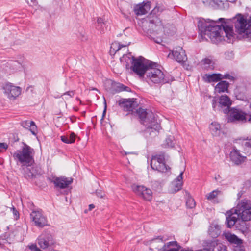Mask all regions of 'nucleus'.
<instances>
[{
    "label": "nucleus",
    "instance_id": "nucleus-1",
    "mask_svg": "<svg viewBox=\"0 0 251 251\" xmlns=\"http://www.w3.org/2000/svg\"><path fill=\"white\" fill-rule=\"evenodd\" d=\"M226 19L220 18L218 21L201 19L198 23L200 34L207 35L212 42L218 43L222 41L228 43L233 41L234 33L233 27L226 24Z\"/></svg>",
    "mask_w": 251,
    "mask_h": 251
},
{
    "label": "nucleus",
    "instance_id": "nucleus-2",
    "mask_svg": "<svg viewBox=\"0 0 251 251\" xmlns=\"http://www.w3.org/2000/svg\"><path fill=\"white\" fill-rule=\"evenodd\" d=\"M144 59L140 57L139 58L132 57V66L131 68L134 72L140 77H142L146 74L147 82L154 84L163 85L169 83L174 80V78L169 74H165L159 68L156 63L150 62L145 64L143 62Z\"/></svg>",
    "mask_w": 251,
    "mask_h": 251
},
{
    "label": "nucleus",
    "instance_id": "nucleus-3",
    "mask_svg": "<svg viewBox=\"0 0 251 251\" xmlns=\"http://www.w3.org/2000/svg\"><path fill=\"white\" fill-rule=\"evenodd\" d=\"M227 226L231 228L238 219H241L243 221L251 220V201L247 199L240 201L236 208L226 212Z\"/></svg>",
    "mask_w": 251,
    "mask_h": 251
},
{
    "label": "nucleus",
    "instance_id": "nucleus-4",
    "mask_svg": "<svg viewBox=\"0 0 251 251\" xmlns=\"http://www.w3.org/2000/svg\"><path fill=\"white\" fill-rule=\"evenodd\" d=\"M136 113L140 119L141 123L147 127L146 133L151 136H156L160 129V124L154 113L150 110L139 108Z\"/></svg>",
    "mask_w": 251,
    "mask_h": 251
},
{
    "label": "nucleus",
    "instance_id": "nucleus-5",
    "mask_svg": "<svg viewBox=\"0 0 251 251\" xmlns=\"http://www.w3.org/2000/svg\"><path fill=\"white\" fill-rule=\"evenodd\" d=\"M34 149L26 144H24L21 150H17L13 154L17 164L22 166H31L34 162Z\"/></svg>",
    "mask_w": 251,
    "mask_h": 251
},
{
    "label": "nucleus",
    "instance_id": "nucleus-6",
    "mask_svg": "<svg viewBox=\"0 0 251 251\" xmlns=\"http://www.w3.org/2000/svg\"><path fill=\"white\" fill-rule=\"evenodd\" d=\"M235 28L236 32L240 34H244L246 38L250 37L251 34V25H249V21L245 18L244 16L238 14L235 18Z\"/></svg>",
    "mask_w": 251,
    "mask_h": 251
},
{
    "label": "nucleus",
    "instance_id": "nucleus-7",
    "mask_svg": "<svg viewBox=\"0 0 251 251\" xmlns=\"http://www.w3.org/2000/svg\"><path fill=\"white\" fill-rule=\"evenodd\" d=\"M228 114V122L245 123L247 121L246 113L240 109L232 108Z\"/></svg>",
    "mask_w": 251,
    "mask_h": 251
},
{
    "label": "nucleus",
    "instance_id": "nucleus-8",
    "mask_svg": "<svg viewBox=\"0 0 251 251\" xmlns=\"http://www.w3.org/2000/svg\"><path fill=\"white\" fill-rule=\"evenodd\" d=\"M151 166L154 170L159 172H166L167 168L164 163V157L162 155H157L152 157L151 161Z\"/></svg>",
    "mask_w": 251,
    "mask_h": 251
},
{
    "label": "nucleus",
    "instance_id": "nucleus-9",
    "mask_svg": "<svg viewBox=\"0 0 251 251\" xmlns=\"http://www.w3.org/2000/svg\"><path fill=\"white\" fill-rule=\"evenodd\" d=\"M49 180L54 185L55 187L61 189H65L71 185L73 182V178L65 176H52L49 178Z\"/></svg>",
    "mask_w": 251,
    "mask_h": 251
},
{
    "label": "nucleus",
    "instance_id": "nucleus-10",
    "mask_svg": "<svg viewBox=\"0 0 251 251\" xmlns=\"http://www.w3.org/2000/svg\"><path fill=\"white\" fill-rule=\"evenodd\" d=\"M2 89L4 94L10 99L14 100L21 93V88L20 87L14 86L12 83L9 82L4 84Z\"/></svg>",
    "mask_w": 251,
    "mask_h": 251
},
{
    "label": "nucleus",
    "instance_id": "nucleus-11",
    "mask_svg": "<svg viewBox=\"0 0 251 251\" xmlns=\"http://www.w3.org/2000/svg\"><path fill=\"white\" fill-rule=\"evenodd\" d=\"M219 104L218 105V111L227 114L231 108L232 101L230 98L226 95H222L219 98Z\"/></svg>",
    "mask_w": 251,
    "mask_h": 251
},
{
    "label": "nucleus",
    "instance_id": "nucleus-12",
    "mask_svg": "<svg viewBox=\"0 0 251 251\" xmlns=\"http://www.w3.org/2000/svg\"><path fill=\"white\" fill-rule=\"evenodd\" d=\"M132 189L137 195L146 201H150L152 198V192L150 189L135 184L132 185Z\"/></svg>",
    "mask_w": 251,
    "mask_h": 251
},
{
    "label": "nucleus",
    "instance_id": "nucleus-13",
    "mask_svg": "<svg viewBox=\"0 0 251 251\" xmlns=\"http://www.w3.org/2000/svg\"><path fill=\"white\" fill-rule=\"evenodd\" d=\"M30 217L35 225L38 227H43L47 224V219L41 211H32L30 214Z\"/></svg>",
    "mask_w": 251,
    "mask_h": 251
},
{
    "label": "nucleus",
    "instance_id": "nucleus-14",
    "mask_svg": "<svg viewBox=\"0 0 251 251\" xmlns=\"http://www.w3.org/2000/svg\"><path fill=\"white\" fill-rule=\"evenodd\" d=\"M230 161L235 165H240L246 161L247 157L242 155L240 151L234 148L229 154Z\"/></svg>",
    "mask_w": 251,
    "mask_h": 251
},
{
    "label": "nucleus",
    "instance_id": "nucleus-15",
    "mask_svg": "<svg viewBox=\"0 0 251 251\" xmlns=\"http://www.w3.org/2000/svg\"><path fill=\"white\" fill-rule=\"evenodd\" d=\"M171 54L176 61L178 62H184L187 59L185 51L181 47L178 46L175 47L173 50L171 51Z\"/></svg>",
    "mask_w": 251,
    "mask_h": 251
},
{
    "label": "nucleus",
    "instance_id": "nucleus-16",
    "mask_svg": "<svg viewBox=\"0 0 251 251\" xmlns=\"http://www.w3.org/2000/svg\"><path fill=\"white\" fill-rule=\"evenodd\" d=\"M151 9V2H143L137 5L134 8V12L137 15H144L147 13Z\"/></svg>",
    "mask_w": 251,
    "mask_h": 251
},
{
    "label": "nucleus",
    "instance_id": "nucleus-17",
    "mask_svg": "<svg viewBox=\"0 0 251 251\" xmlns=\"http://www.w3.org/2000/svg\"><path fill=\"white\" fill-rule=\"evenodd\" d=\"M149 25L152 29H155L157 32L164 33L165 32L164 26L161 21L157 17H153L152 19L150 20Z\"/></svg>",
    "mask_w": 251,
    "mask_h": 251
},
{
    "label": "nucleus",
    "instance_id": "nucleus-18",
    "mask_svg": "<svg viewBox=\"0 0 251 251\" xmlns=\"http://www.w3.org/2000/svg\"><path fill=\"white\" fill-rule=\"evenodd\" d=\"M120 105L126 111L133 112L137 106V103L132 100H124L120 102Z\"/></svg>",
    "mask_w": 251,
    "mask_h": 251
},
{
    "label": "nucleus",
    "instance_id": "nucleus-19",
    "mask_svg": "<svg viewBox=\"0 0 251 251\" xmlns=\"http://www.w3.org/2000/svg\"><path fill=\"white\" fill-rule=\"evenodd\" d=\"M219 244L217 240H206L203 242V251H214L215 248H217Z\"/></svg>",
    "mask_w": 251,
    "mask_h": 251
},
{
    "label": "nucleus",
    "instance_id": "nucleus-20",
    "mask_svg": "<svg viewBox=\"0 0 251 251\" xmlns=\"http://www.w3.org/2000/svg\"><path fill=\"white\" fill-rule=\"evenodd\" d=\"M179 248L176 241H171L164 244L160 249L163 251H178Z\"/></svg>",
    "mask_w": 251,
    "mask_h": 251
},
{
    "label": "nucleus",
    "instance_id": "nucleus-21",
    "mask_svg": "<svg viewBox=\"0 0 251 251\" xmlns=\"http://www.w3.org/2000/svg\"><path fill=\"white\" fill-rule=\"evenodd\" d=\"M225 238L231 244H235L236 246L241 245L242 244V241L237 236L232 234L231 233L227 232L225 234Z\"/></svg>",
    "mask_w": 251,
    "mask_h": 251
},
{
    "label": "nucleus",
    "instance_id": "nucleus-22",
    "mask_svg": "<svg viewBox=\"0 0 251 251\" xmlns=\"http://www.w3.org/2000/svg\"><path fill=\"white\" fill-rule=\"evenodd\" d=\"M167 239V238L163 236H159L152 239L151 240V244L152 247H155L156 249H159L160 247H161V245Z\"/></svg>",
    "mask_w": 251,
    "mask_h": 251
},
{
    "label": "nucleus",
    "instance_id": "nucleus-23",
    "mask_svg": "<svg viewBox=\"0 0 251 251\" xmlns=\"http://www.w3.org/2000/svg\"><path fill=\"white\" fill-rule=\"evenodd\" d=\"M221 233L219 226L218 225H212L208 229V234L213 238H217Z\"/></svg>",
    "mask_w": 251,
    "mask_h": 251
},
{
    "label": "nucleus",
    "instance_id": "nucleus-24",
    "mask_svg": "<svg viewBox=\"0 0 251 251\" xmlns=\"http://www.w3.org/2000/svg\"><path fill=\"white\" fill-rule=\"evenodd\" d=\"M229 83L226 81H221L215 87V90L216 92L221 93L226 92L228 90Z\"/></svg>",
    "mask_w": 251,
    "mask_h": 251
},
{
    "label": "nucleus",
    "instance_id": "nucleus-25",
    "mask_svg": "<svg viewBox=\"0 0 251 251\" xmlns=\"http://www.w3.org/2000/svg\"><path fill=\"white\" fill-rule=\"evenodd\" d=\"M126 45L121 44L119 42L116 41L114 42L111 45L110 53L111 55H114L119 51L121 48H126Z\"/></svg>",
    "mask_w": 251,
    "mask_h": 251
},
{
    "label": "nucleus",
    "instance_id": "nucleus-26",
    "mask_svg": "<svg viewBox=\"0 0 251 251\" xmlns=\"http://www.w3.org/2000/svg\"><path fill=\"white\" fill-rule=\"evenodd\" d=\"M201 63L202 68L207 71L213 70L215 68L214 62L212 60L208 58L203 59Z\"/></svg>",
    "mask_w": 251,
    "mask_h": 251
},
{
    "label": "nucleus",
    "instance_id": "nucleus-27",
    "mask_svg": "<svg viewBox=\"0 0 251 251\" xmlns=\"http://www.w3.org/2000/svg\"><path fill=\"white\" fill-rule=\"evenodd\" d=\"M209 129L213 136H218L220 132L221 126L216 122H212L209 126Z\"/></svg>",
    "mask_w": 251,
    "mask_h": 251
},
{
    "label": "nucleus",
    "instance_id": "nucleus-28",
    "mask_svg": "<svg viewBox=\"0 0 251 251\" xmlns=\"http://www.w3.org/2000/svg\"><path fill=\"white\" fill-rule=\"evenodd\" d=\"M205 76L209 82H217L222 79V75L221 74H206Z\"/></svg>",
    "mask_w": 251,
    "mask_h": 251
},
{
    "label": "nucleus",
    "instance_id": "nucleus-29",
    "mask_svg": "<svg viewBox=\"0 0 251 251\" xmlns=\"http://www.w3.org/2000/svg\"><path fill=\"white\" fill-rule=\"evenodd\" d=\"M105 24V22L104 21L103 18L101 17H98L96 28L98 30H99L101 32L104 30V27Z\"/></svg>",
    "mask_w": 251,
    "mask_h": 251
},
{
    "label": "nucleus",
    "instance_id": "nucleus-30",
    "mask_svg": "<svg viewBox=\"0 0 251 251\" xmlns=\"http://www.w3.org/2000/svg\"><path fill=\"white\" fill-rule=\"evenodd\" d=\"M76 135L74 132L71 133V140H69L68 136H61L60 137L61 141L66 144H72L75 142Z\"/></svg>",
    "mask_w": 251,
    "mask_h": 251
},
{
    "label": "nucleus",
    "instance_id": "nucleus-31",
    "mask_svg": "<svg viewBox=\"0 0 251 251\" xmlns=\"http://www.w3.org/2000/svg\"><path fill=\"white\" fill-rule=\"evenodd\" d=\"M175 143L173 141V137L170 136L166 139L164 146L166 148H173L174 147Z\"/></svg>",
    "mask_w": 251,
    "mask_h": 251
},
{
    "label": "nucleus",
    "instance_id": "nucleus-32",
    "mask_svg": "<svg viewBox=\"0 0 251 251\" xmlns=\"http://www.w3.org/2000/svg\"><path fill=\"white\" fill-rule=\"evenodd\" d=\"M186 206L189 208H193L195 207L196 203L194 199L191 197H188L186 202Z\"/></svg>",
    "mask_w": 251,
    "mask_h": 251
},
{
    "label": "nucleus",
    "instance_id": "nucleus-33",
    "mask_svg": "<svg viewBox=\"0 0 251 251\" xmlns=\"http://www.w3.org/2000/svg\"><path fill=\"white\" fill-rule=\"evenodd\" d=\"M220 191L215 190L206 195V198L208 200H212L215 198L220 193Z\"/></svg>",
    "mask_w": 251,
    "mask_h": 251
},
{
    "label": "nucleus",
    "instance_id": "nucleus-34",
    "mask_svg": "<svg viewBox=\"0 0 251 251\" xmlns=\"http://www.w3.org/2000/svg\"><path fill=\"white\" fill-rule=\"evenodd\" d=\"M116 91L121 92L123 91H129L130 89L129 87L125 86L121 83H117L116 84Z\"/></svg>",
    "mask_w": 251,
    "mask_h": 251
},
{
    "label": "nucleus",
    "instance_id": "nucleus-35",
    "mask_svg": "<svg viewBox=\"0 0 251 251\" xmlns=\"http://www.w3.org/2000/svg\"><path fill=\"white\" fill-rule=\"evenodd\" d=\"M10 67H12L14 71H17L22 68V64L18 61H13L10 64Z\"/></svg>",
    "mask_w": 251,
    "mask_h": 251
},
{
    "label": "nucleus",
    "instance_id": "nucleus-36",
    "mask_svg": "<svg viewBox=\"0 0 251 251\" xmlns=\"http://www.w3.org/2000/svg\"><path fill=\"white\" fill-rule=\"evenodd\" d=\"M182 183L175 181L173 184V192H176L182 188Z\"/></svg>",
    "mask_w": 251,
    "mask_h": 251
},
{
    "label": "nucleus",
    "instance_id": "nucleus-37",
    "mask_svg": "<svg viewBox=\"0 0 251 251\" xmlns=\"http://www.w3.org/2000/svg\"><path fill=\"white\" fill-rule=\"evenodd\" d=\"M28 129H29V130L31 131L33 135L36 134L37 127L33 121H30V126H29Z\"/></svg>",
    "mask_w": 251,
    "mask_h": 251
},
{
    "label": "nucleus",
    "instance_id": "nucleus-38",
    "mask_svg": "<svg viewBox=\"0 0 251 251\" xmlns=\"http://www.w3.org/2000/svg\"><path fill=\"white\" fill-rule=\"evenodd\" d=\"M245 150L251 153V139H247L244 144Z\"/></svg>",
    "mask_w": 251,
    "mask_h": 251
},
{
    "label": "nucleus",
    "instance_id": "nucleus-39",
    "mask_svg": "<svg viewBox=\"0 0 251 251\" xmlns=\"http://www.w3.org/2000/svg\"><path fill=\"white\" fill-rule=\"evenodd\" d=\"M216 249L217 251H227L226 246L221 243H219Z\"/></svg>",
    "mask_w": 251,
    "mask_h": 251
},
{
    "label": "nucleus",
    "instance_id": "nucleus-40",
    "mask_svg": "<svg viewBox=\"0 0 251 251\" xmlns=\"http://www.w3.org/2000/svg\"><path fill=\"white\" fill-rule=\"evenodd\" d=\"M21 125L24 128L28 129L30 126V121L25 120L21 122Z\"/></svg>",
    "mask_w": 251,
    "mask_h": 251
},
{
    "label": "nucleus",
    "instance_id": "nucleus-41",
    "mask_svg": "<svg viewBox=\"0 0 251 251\" xmlns=\"http://www.w3.org/2000/svg\"><path fill=\"white\" fill-rule=\"evenodd\" d=\"M8 147V145L6 143H0V152L2 151V150H6Z\"/></svg>",
    "mask_w": 251,
    "mask_h": 251
},
{
    "label": "nucleus",
    "instance_id": "nucleus-42",
    "mask_svg": "<svg viewBox=\"0 0 251 251\" xmlns=\"http://www.w3.org/2000/svg\"><path fill=\"white\" fill-rule=\"evenodd\" d=\"M96 195L98 197L103 198L105 197V193L101 190H96Z\"/></svg>",
    "mask_w": 251,
    "mask_h": 251
},
{
    "label": "nucleus",
    "instance_id": "nucleus-43",
    "mask_svg": "<svg viewBox=\"0 0 251 251\" xmlns=\"http://www.w3.org/2000/svg\"><path fill=\"white\" fill-rule=\"evenodd\" d=\"M212 106L214 111H218L217 100L214 99L212 100Z\"/></svg>",
    "mask_w": 251,
    "mask_h": 251
},
{
    "label": "nucleus",
    "instance_id": "nucleus-44",
    "mask_svg": "<svg viewBox=\"0 0 251 251\" xmlns=\"http://www.w3.org/2000/svg\"><path fill=\"white\" fill-rule=\"evenodd\" d=\"M65 95H68V96H69L70 98H72L74 95V92L73 91H68V92H66L63 93L61 95V96H65Z\"/></svg>",
    "mask_w": 251,
    "mask_h": 251
},
{
    "label": "nucleus",
    "instance_id": "nucleus-45",
    "mask_svg": "<svg viewBox=\"0 0 251 251\" xmlns=\"http://www.w3.org/2000/svg\"><path fill=\"white\" fill-rule=\"evenodd\" d=\"M183 174V172L181 171L179 174V176L176 178L175 181L176 182H182Z\"/></svg>",
    "mask_w": 251,
    "mask_h": 251
},
{
    "label": "nucleus",
    "instance_id": "nucleus-46",
    "mask_svg": "<svg viewBox=\"0 0 251 251\" xmlns=\"http://www.w3.org/2000/svg\"><path fill=\"white\" fill-rule=\"evenodd\" d=\"M223 78L233 80L234 77L232 76L229 75V74H226L225 75H222V79Z\"/></svg>",
    "mask_w": 251,
    "mask_h": 251
},
{
    "label": "nucleus",
    "instance_id": "nucleus-47",
    "mask_svg": "<svg viewBox=\"0 0 251 251\" xmlns=\"http://www.w3.org/2000/svg\"><path fill=\"white\" fill-rule=\"evenodd\" d=\"M12 212L13 215L16 217V218L19 217V212L14 207L12 208Z\"/></svg>",
    "mask_w": 251,
    "mask_h": 251
},
{
    "label": "nucleus",
    "instance_id": "nucleus-48",
    "mask_svg": "<svg viewBox=\"0 0 251 251\" xmlns=\"http://www.w3.org/2000/svg\"><path fill=\"white\" fill-rule=\"evenodd\" d=\"M234 251H245L243 247L241 245L236 246L234 249Z\"/></svg>",
    "mask_w": 251,
    "mask_h": 251
},
{
    "label": "nucleus",
    "instance_id": "nucleus-49",
    "mask_svg": "<svg viewBox=\"0 0 251 251\" xmlns=\"http://www.w3.org/2000/svg\"><path fill=\"white\" fill-rule=\"evenodd\" d=\"M154 41L157 43H160L163 41L161 37H157L156 39L154 38Z\"/></svg>",
    "mask_w": 251,
    "mask_h": 251
},
{
    "label": "nucleus",
    "instance_id": "nucleus-50",
    "mask_svg": "<svg viewBox=\"0 0 251 251\" xmlns=\"http://www.w3.org/2000/svg\"><path fill=\"white\" fill-rule=\"evenodd\" d=\"M159 7L156 6L154 8V9L152 11V13H153V14H156L157 12H159Z\"/></svg>",
    "mask_w": 251,
    "mask_h": 251
},
{
    "label": "nucleus",
    "instance_id": "nucleus-51",
    "mask_svg": "<svg viewBox=\"0 0 251 251\" xmlns=\"http://www.w3.org/2000/svg\"><path fill=\"white\" fill-rule=\"evenodd\" d=\"M35 248H38L36 245H32L30 246V249L33 251L35 250Z\"/></svg>",
    "mask_w": 251,
    "mask_h": 251
},
{
    "label": "nucleus",
    "instance_id": "nucleus-52",
    "mask_svg": "<svg viewBox=\"0 0 251 251\" xmlns=\"http://www.w3.org/2000/svg\"><path fill=\"white\" fill-rule=\"evenodd\" d=\"M95 205L93 204H91L89 205V210L91 211L95 208Z\"/></svg>",
    "mask_w": 251,
    "mask_h": 251
},
{
    "label": "nucleus",
    "instance_id": "nucleus-53",
    "mask_svg": "<svg viewBox=\"0 0 251 251\" xmlns=\"http://www.w3.org/2000/svg\"><path fill=\"white\" fill-rule=\"evenodd\" d=\"M33 176V175L32 173L30 172L29 174L25 176L28 177H32Z\"/></svg>",
    "mask_w": 251,
    "mask_h": 251
},
{
    "label": "nucleus",
    "instance_id": "nucleus-54",
    "mask_svg": "<svg viewBox=\"0 0 251 251\" xmlns=\"http://www.w3.org/2000/svg\"><path fill=\"white\" fill-rule=\"evenodd\" d=\"M248 121V122H249L251 123V114L249 115V117Z\"/></svg>",
    "mask_w": 251,
    "mask_h": 251
},
{
    "label": "nucleus",
    "instance_id": "nucleus-55",
    "mask_svg": "<svg viewBox=\"0 0 251 251\" xmlns=\"http://www.w3.org/2000/svg\"><path fill=\"white\" fill-rule=\"evenodd\" d=\"M33 251H42L39 248H35V250Z\"/></svg>",
    "mask_w": 251,
    "mask_h": 251
},
{
    "label": "nucleus",
    "instance_id": "nucleus-56",
    "mask_svg": "<svg viewBox=\"0 0 251 251\" xmlns=\"http://www.w3.org/2000/svg\"><path fill=\"white\" fill-rule=\"evenodd\" d=\"M31 1L33 2L34 4H36L37 3L36 0H31Z\"/></svg>",
    "mask_w": 251,
    "mask_h": 251
},
{
    "label": "nucleus",
    "instance_id": "nucleus-57",
    "mask_svg": "<svg viewBox=\"0 0 251 251\" xmlns=\"http://www.w3.org/2000/svg\"><path fill=\"white\" fill-rule=\"evenodd\" d=\"M76 100L77 101H79L80 102V103L81 104V101L80 100V99L78 97L76 98Z\"/></svg>",
    "mask_w": 251,
    "mask_h": 251
},
{
    "label": "nucleus",
    "instance_id": "nucleus-58",
    "mask_svg": "<svg viewBox=\"0 0 251 251\" xmlns=\"http://www.w3.org/2000/svg\"><path fill=\"white\" fill-rule=\"evenodd\" d=\"M126 66V68L127 69H129V65H128V64L127 63Z\"/></svg>",
    "mask_w": 251,
    "mask_h": 251
},
{
    "label": "nucleus",
    "instance_id": "nucleus-59",
    "mask_svg": "<svg viewBox=\"0 0 251 251\" xmlns=\"http://www.w3.org/2000/svg\"><path fill=\"white\" fill-rule=\"evenodd\" d=\"M237 0H229V2H234L236 1Z\"/></svg>",
    "mask_w": 251,
    "mask_h": 251
},
{
    "label": "nucleus",
    "instance_id": "nucleus-60",
    "mask_svg": "<svg viewBox=\"0 0 251 251\" xmlns=\"http://www.w3.org/2000/svg\"><path fill=\"white\" fill-rule=\"evenodd\" d=\"M74 109L75 111H77L78 110V108H74Z\"/></svg>",
    "mask_w": 251,
    "mask_h": 251
},
{
    "label": "nucleus",
    "instance_id": "nucleus-61",
    "mask_svg": "<svg viewBox=\"0 0 251 251\" xmlns=\"http://www.w3.org/2000/svg\"><path fill=\"white\" fill-rule=\"evenodd\" d=\"M62 96H56V97H55V98H60Z\"/></svg>",
    "mask_w": 251,
    "mask_h": 251
},
{
    "label": "nucleus",
    "instance_id": "nucleus-62",
    "mask_svg": "<svg viewBox=\"0 0 251 251\" xmlns=\"http://www.w3.org/2000/svg\"><path fill=\"white\" fill-rule=\"evenodd\" d=\"M68 138H69V140H71V134L69 135Z\"/></svg>",
    "mask_w": 251,
    "mask_h": 251
},
{
    "label": "nucleus",
    "instance_id": "nucleus-63",
    "mask_svg": "<svg viewBox=\"0 0 251 251\" xmlns=\"http://www.w3.org/2000/svg\"><path fill=\"white\" fill-rule=\"evenodd\" d=\"M129 153H127V152H125V154H129Z\"/></svg>",
    "mask_w": 251,
    "mask_h": 251
},
{
    "label": "nucleus",
    "instance_id": "nucleus-64",
    "mask_svg": "<svg viewBox=\"0 0 251 251\" xmlns=\"http://www.w3.org/2000/svg\"><path fill=\"white\" fill-rule=\"evenodd\" d=\"M250 107L251 108V104H250Z\"/></svg>",
    "mask_w": 251,
    "mask_h": 251
}]
</instances>
